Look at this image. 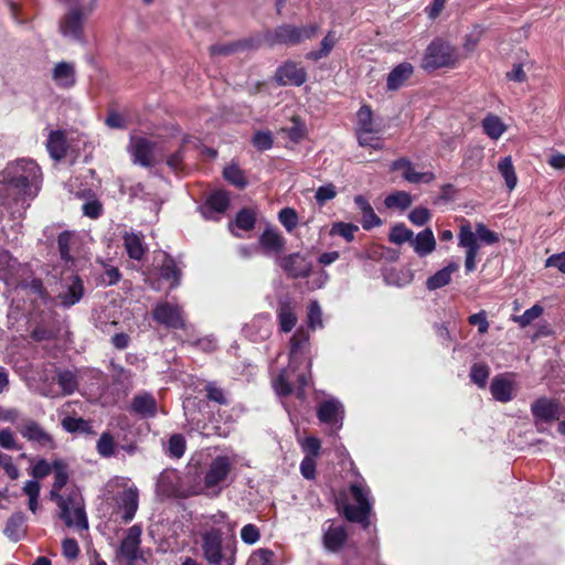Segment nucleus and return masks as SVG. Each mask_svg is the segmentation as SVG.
Returning <instances> with one entry per match:
<instances>
[{
  "instance_id": "nucleus-40",
  "label": "nucleus",
  "mask_w": 565,
  "mask_h": 565,
  "mask_svg": "<svg viewBox=\"0 0 565 565\" xmlns=\"http://www.w3.org/2000/svg\"><path fill=\"white\" fill-rule=\"evenodd\" d=\"M481 125L484 134L494 140L499 139L507 130V126L501 118L492 114L487 115Z\"/></svg>"
},
{
  "instance_id": "nucleus-58",
  "label": "nucleus",
  "mask_w": 565,
  "mask_h": 565,
  "mask_svg": "<svg viewBox=\"0 0 565 565\" xmlns=\"http://www.w3.org/2000/svg\"><path fill=\"white\" fill-rule=\"evenodd\" d=\"M246 45H247L246 42H234V43H230V44H216V45H212L210 47V52L212 55H230V54H233V53L239 51L241 49H243Z\"/></svg>"
},
{
  "instance_id": "nucleus-32",
  "label": "nucleus",
  "mask_w": 565,
  "mask_h": 565,
  "mask_svg": "<svg viewBox=\"0 0 565 565\" xmlns=\"http://www.w3.org/2000/svg\"><path fill=\"white\" fill-rule=\"evenodd\" d=\"M26 516L23 512L17 511L14 512L7 521L6 527H4V535L13 541L18 542L20 541L26 532Z\"/></svg>"
},
{
  "instance_id": "nucleus-27",
  "label": "nucleus",
  "mask_w": 565,
  "mask_h": 565,
  "mask_svg": "<svg viewBox=\"0 0 565 565\" xmlns=\"http://www.w3.org/2000/svg\"><path fill=\"white\" fill-rule=\"evenodd\" d=\"M511 374L497 375L490 384V392L495 401L501 403L510 402L514 396V382Z\"/></svg>"
},
{
  "instance_id": "nucleus-19",
  "label": "nucleus",
  "mask_w": 565,
  "mask_h": 565,
  "mask_svg": "<svg viewBox=\"0 0 565 565\" xmlns=\"http://www.w3.org/2000/svg\"><path fill=\"white\" fill-rule=\"evenodd\" d=\"M230 205V198L226 191L217 190L212 192L204 205L200 207L202 216L206 220H218Z\"/></svg>"
},
{
  "instance_id": "nucleus-22",
  "label": "nucleus",
  "mask_w": 565,
  "mask_h": 565,
  "mask_svg": "<svg viewBox=\"0 0 565 565\" xmlns=\"http://www.w3.org/2000/svg\"><path fill=\"white\" fill-rule=\"evenodd\" d=\"M20 434L28 439L39 444L42 447L54 448L52 436L46 433L36 422L28 419L18 426Z\"/></svg>"
},
{
  "instance_id": "nucleus-44",
  "label": "nucleus",
  "mask_w": 565,
  "mask_h": 565,
  "mask_svg": "<svg viewBox=\"0 0 565 565\" xmlns=\"http://www.w3.org/2000/svg\"><path fill=\"white\" fill-rule=\"evenodd\" d=\"M498 170L505 181L507 188L512 191L518 183V177L511 157H504L498 163Z\"/></svg>"
},
{
  "instance_id": "nucleus-13",
  "label": "nucleus",
  "mask_w": 565,
  "mask_h": 565,
  "mask_svg": "<svg viewBox=\"0 0 565 565\" xmlns=\"http://www.w3.org/2000/svg\"><path fill=\"white\" fill-rule=\"evenodd\" d=\"M317 416L320 423L329 427L330 434H335L343 426L344 407L339 399L332 397L320 403Z\"/></svg>"
},
{
  "instance_id": "nucleus-47",
  "label": "nucleus",
  "mask_w": 565,
  "mask_h": 565,
  "mask_svg": "<svg viewBox=\"0 0 565 565\" xmlns=\"http://www.w3.org/2000/svg\"><path fill=\"white\" fill-rule=\"evenodd\" d=\"M96 449L104 458L114 456L116 450L114 437L107 431L103 433L97 440Z\"/></svg>"
},
{
  "instance_id": "nucleus-34",
  "label": "nucleus",
  "mask_w": 565,
  "mask_h": 565,
  "mask_svg": "<svg viewBox=\"0 0 565 565\" xmlns=\"http://www.w3.org/2000/svg\"><path fill=\"white\" fill-rule=\"evenodd\" d=\"M414 73V67L408 62H403L395 66L387 76L386 86L388 90H396L401 88L405 82Z\"/></svg>"
},
{
  "instance_id": "nucleus-6",
  "label": "nucleus",
  "mask_w": 565,
  "mask_h": 565,
  "mask_svg": "<svg viewBox=\"0 0 565 565\" xmlns=\"http://www.w3.org/2000/svg\"><path fill=\"white\" fill-rule=\"evenodd\" d=\"M350 493L356 504H343V514L345 519L367 527L369 516L372 511V498L370 488L361 476H359L356 481L350 484Z\"/></svg>"
},
{
  "instance_id": "nucleus-5",
  "label": "nucleus",
  "mask_w": 565,
  "mask_h": 565,
  "mask_svg": "<svg viewBox=\"0 0 565 565\" xmlns=\"http://www.w3.org/2000/svg\"><path fill=\"white\" fill-rule=\"evenodd\" d=\"M500 239L499 234L489 230L483 223H477L475 231L469 222L461 224L458 234V245L465 248V268L467 273H471L477 267V256L480 249V244L492 245Z\"/></svg>"
},
{
  "instance_id": "nucleus-51",
  "label": "nucleus",
  "mask_w": 565,
  "mask_h": 565,
  "mask_svg": "<svg viewBox=\"0 0 565 565\" xmlns=\"http://www.w3.org/2000/svg\"><path fill=\"white\" fill-rule=\"evenodd\" d=\"M543 313V308L539 305H534L526 309L522 315L513 317V320L519 323L521 328L530 326Z\"/></svg>"
},
{
  "instance_id": "nucleus-10",
  "label": "nucleus",
  "mask_w": 565,
  "mask_h": 565,
  "mask_svg": "<svg viewBox=\"0 0 565 565\" xmlns=\"http://www.w3.org/2000/svg\"><path fill=\"white\" fill-rule=\"evenodd\" d=\"M97 0H88L81 6L70 8L60 21V31L65 38L81 41L84 20L95 10Z\"/></svg>"
},
{
  "instance_id": "nucleus-24",
  "label": "nucleus",
  "mask_w": 565,
  "mask_h": 565,
  "mask_svg": "<svg viewBox=\"0 0 565 565\" xmlns=\"http://www.w3.org/2000/svg\"><path fill=\"white\" fill-rule=\"evenodd\" d=\"M265 40L270 46L276 44L297 45L300 43L298 26L291 24L279 25L274 31L267 32Z\"/></svg>"
},
{
  "instance_id": "nucleus-56",
  "label": "nucleus",
  "mask_w": 565,
  "mask_h": 565,
  "mask_svg": "<svg viewBox=\"0 0 565 565\" xmlns=\"http://www.w3.org/2000/svg\"><path fill=\"white\" fill-rule=\"evenodd\" d=\"M308 326L311 329L321 328L322 327V311L319 302L317 300H312L308 307Z\"/></svg>"
},
{
  "instance_id": "nucleus-1",
  "label": "nucleus",
  "mask_w": 565,
  "mask_h": 565,
  "mask_svg": "<svg viewBox=\"0 0 565 565\" xmlns=\"http://www.w3.org/2000/svg\"><path fill=\"white\" fill-rule=\"evenodd\" d=\"M42 173L31 159H19L0 172V207L13 218L23 216L40 191Z\"/></svg>"
},
{
  "instance_id": "nucleus-35",
  "label": "nucleus",
  "mask_w": 565,
  "mask_h": 565,
  "mask_svg": "<svg viewBox=\"0 0 565 565\" xmlns=\"http://www.w3.org/2000/svg\"><path fill=\"white\" fill-rule=\"evenodd\" d=\"M354 203L362 214V227L366 231L380 226L382 224L381 218L375 214L373 207L363 195H356Z\"/></svg>"
},
{
  "instance_id": "nucleus-33",
  "label": "nucleus",
  "mask_w": 565,
  "mask_h": 565,
  "mask_svg": "<svg viewBox=\"0 0 565 565\" xmlns=\"http://www.w3.org/2000/svg\"><path fill=\"white\" fill-rule=\"evenodd\" d=\"M411 245L415 253L420 256H427L431 254L436 248V239L430 228H425L419 232L415 237L413 236Z\"/></svg>"
},
{
  "instance_id": "nucleus-29",
  "label": "nucleus",
  "mask_w": 565,
  "mask_h": 565,
  "mask_svg": "<svg viewBox=\"0 0 565 565\" xmlns=\"http://www.w3.org/2000/svg\"><path fill=\"white\" fill-rule=\"evenodd\" d=\"M138 498L137 488L126 489L117 497V505L122 512L121 519L125 522H130L135 518L138 510Z\"/></svg>"
},
{
  "instance_id": "nucleus-21",
  "label": "nucleus",
  "mask_w": 565,
  "mask_h": 565,
  "mask_svg": "<svg viewBox=\"0 0 565 565\" xmlns=\"http://www.w3.org/2000/svg\"><path fill=\"white\" fill-rule=\"evenodd\" d=\"M561 409L558 402L546 397H541L531 405V412L535 419L545 423L559 419Z\"/></svg>"
},
{
  "instance_id": "nucleus-8",
  "label": "nucleus",
  "mask_w": 565,
  "mask_h": 565,
  "mask_svg": "<svg viewBox=\"0 0 565 565\" xmlns=\"http://www.w3.org/2000/svg\"><path fill=\"white\" fill-rule=\"evenodd\" d=\"M458 60L454 46L443 40H434L426 49L422 67L425 71H435L441 67H452Z\"/></svg>"
},
{
  "instance_id": "nucleus-37",
  "label": "nucleus",
  "mask_w": 565,
  "mask_h": 565,
  "mask_svg": "<svg viewBox=\"0 0 565 565\" xmlns=\"http://www.w3.org/2000/svg\"><path fill=\"white\" fill-rule=\"evenodd\" d=\"M124 244L128 256L135 260H140L145 253L143 237L137 233H126L124 235Z\"/></svg>"
},
{
  "instance_id": "nucleus-12",
  "label": "nucleus",
  "mask_w": 565,
  "mask_h": 565,
  "mask_svg": "<svg viewBox=\"0 0 565 565\" xmlns=\"http://www.w3.org/2000/svg\"><path fill=\"white\" fill-rule=\"evenodd\" d=\"M28 274V267L21 265L7 250H0V279L14 288L23 287V277Z\"/></svg>"
},
{
  "instance_id": "nucleus-28",
  "label": "nucleus",
  "mask_w": 565,
  "mask_h": 565,
  "mask_svg": "<svg viewBox=\"0 0 565 565\" xmlns=\"http://www.w3.org/2000/svg\"><path fill=\"white\" fill-rule=\"evenodd\" d=\"M347 539L348 533L345 527L331 523L323 531L322 543L328 552L337 553L344 546Z\"/></svg>"
},
{
  "instance_id": "nucleus-23",
  "label": "nucleus",
  "mask_w": 565,
  "mask_h": 565,
  "mask_svg": "<svg viewBox=\"0 0 565 565\" xmlns=\"http://www.w3.org/2000/svg\"><path fill=\"white\" fill-rule=\"evenodd\" d=\"M243 333L253 342H260L268 339L271 333L269 316H256L249 323H247L243 328Z\"/></svg>"
},
{
  "instance_id": "nucleus-61",
  "label": "nucleus",
  "mask_w": 565,
  "mask_h": 565,
  "mask_svg": "<svg viewBox=\"0 0 565 565\" xmlns=\"http://www.w3.org/2000/svg\"><path fill=\"white\" fill-rule=\"evenodd\" d=\"M53 471V462L50 463L45 459H39L32 467L30 475L34 478L33 480L43 479Z\"/></svg>"
},
{
  "instance_id": "nucleus-57",
  "label": "nucleus",
  "mask_w": 565,
  "mask_h": 565,
  "mask_svg": "<svg viewBox=\"0 0 565 565\" xmlns=\"http://www.w3.org/2000/svg\"><path fill=\"white\" fill-rule=\"evenodd\" d=\"M377 132H356L358 142L361 147H370L375 150H380L383 148V143L380 137L376 136Z\"/></svg>"
},
{
  "instance_id": "nucleus-11",
  "label": "nucleus",
  "mask_w": 565,
  "mask_h": 565,
  "mask_svg": "<svg viewBox=\"0 0 565 565\" xmlns=\"http://www.w3.org/2000/svg\"><path fill=\"white\" fill-rule=\"evenodd\" d=\"M64 507L60 508V516L68 527H76L79 531L88 529V521L84 510L82 497L72 492L66 497Z\"/></svg>"
},
{
  "instance_id": "nucleus-14",
  "label": "nucleus",
  "mask_w": 565,
  "mask_h": 565,
  "mask_svg": "<svg viewBox=\"0 0 565 565\" xmlns=\"http://www.w3.org/2000/svg\"><path fill=\"white\" fill-rule=\"evenodd\" d=\"M152 318L169 329H183L185 320L180 306L170 302H158L152 310Z\"/></svg>"
},
{
  "instance_id": "nucleus-46",
  "label": "nucleus",
  "mask_w": 565,
  "mask_h": 565,
  "mask_svg": "<svg viewBox=\"0 0 565 565\" xmlns=\"http://www.w3.org/2000/svg\"><path fill=\"white\" fill-rule=\"evenodd\" d=\"M57 384L62 388L64 395L73 394L77 386L78 381L73 371L70 370H60L56 375Z\"/></svg>"
},
{
  "instance_id": "nucleus-53",
  "label": "nucleus",
  "mask_w": 565,
  "mask_h": 565,
  "mask_svg": "<svg viewBox=\"0 0 565 565\" xmlns=\"http://www.w3.org/2000/svg\"><path fill=\"white\" fill-rule=\"evenodd\" d=\"M53 472H54V488L62 489L68 481L67 466L61 460L56 459L53 461Z\"/></svg>"
},
{
  "instance_id": "nucleus-41",
  "label": "nucleus",
  "mask_w": 565,
  "mask_h": 565,
  "mask_svg": "<svg viewBox=\"0 0 565 565\" xmlns=\"http://www.w3.org/2000/svg\"><path fill=\"white\" fill-rule=\"evenodd\" d=\"M337 43V36L335 33L330 31L327 33V35L322 39L320 43V49L317 51H310L306 54V58L312 60V61H319L323 57H327L332 49L334 47Z\"/></svg>"
},
{
  "instance_id": "nucleus-31",
  "label": "nucleus",
  "mask_w": 565,
  "mask_h": 565,
  "mask_svg": "<svg viewBox=\"0 0 565 565\" xmlns=\"http://www.w3.org/2000/svg\"><path fill=\"white\" fill-rule=\"evenodd\" d=\"M52 79L60 88H71L75 85V67L68 62H58L52 70Z\"/></svg>"
},
{
  "instance_id": "nucleus-60",
  "label": "nucleus",
  "mask_w": 565,
  "mask_h": 565,
  "mask_svg": "<svg viewBox=\"0 0 565 565\" xmlns=\"http://www.w3.org/2000/svg\"><path fill=\"white\" fill-rule=\"evenodd\" d=\"M337 195L335 186L332 183H328L319 186L316 190L315 199L319 205H323L326 202L334 199Z\"/></svg>"
},
{
  "instance_id": "nucleus-50",
  "label": "nucleus",
  "mask_w": 565,
  "mask_h": 565,
  "mask_svg": "<svg viewBox=\"0 0 565 565\" xmlns=\"http://www.w3.org/2000/svg\"><path fill=\"white\" fill-rule=\"evenodd\" d=\"M223 175L230 183L234 184L239 189L245 188L247 184V181L242 170L235 164L226 167L223 171Z\"/></svg>"
},
{
  "instance_id": "nucleus-38",
  "label": "nucleus",
  "mask_w": 565,
  "mask_h": 565,
  "mask_svg": "<svg viewBox=\"0 0 565 565\" xmlns=\"http://www.w3.org/2000/svg\"><path fill=\"white\" fill-rule=\"evenodd\" d=\"M456 263H449L447 266L435 273L426 281V287L429 290L439 289L450 282L451 275L458 270Z\"/></svg>"
},
{
  "instance_id": "nucleus-4",
  "label": "nucleus",
  "mask_w": 565,
  "mask_h": 565,
  "mask_svg": "<svg viewBox=\"0 0 565 565\" xmlns=\"http://www.w3.org/2000/svg\"><path fill=\"white\" fill-rule=\"evenodd\" d=\"M201 552L209 565H235L237 541L232 535L224 539L220 527L210 526L200 533Z\"/></svg>"
},
{
  "instance_id": "nucleus-64",
  "label": "nucleus",
  "mask_w": 565,
  "mask_h": 565,
  "mask_svg": "<svg viewBox=\"0 0 565 565\" xmlns=\"http://www.w3.org/2000/svg\"><path fill=\"white\" fill-rule=\"evenodd\" d=\"M63 428L68 433L85 431L88 423L83 418L67 416L62 420Z\"/></svg>"
},
{
  "instance_id": "nucleus-18",
  "label": "nucleus",
  "mask_w": 565,
  "mask_h": 565,
  "mask_svg": "<svg viewBox=\"0 0 565 565\" xmlns=\"http://www.w3.org/2000/svg\"><path fill=\"white\" fill-rule=\"evenodd\" d=\"M291 278L308 277L311 271V263L300 253H294L278 258L276 262Z\"/></svg>"
},
{
  "instance_id": "nucleus-2",
  "label": "nucleus",
  "mask_w": 565,
  "mask_h": 565,
  "mask_svg": "<svg viewBox=\"0 0 565 565\" xmlns=\"http://www.w3.org/2000/svg\"><path fill=\"white\" fill-rule=\"evenodd\" d=\"M309 344V333L305 329H298L290 339L289 350V365L282 370L278 377L274 381V388L280 396H287L292 392L290 384L291 373L299 370L301 360L306 362L307 373L302 372L297 375L298 387L296 395L299 399L306 398L305 388L309 386L311 381L310 367L311 361L306 355V350Z\"/></svg>"
},
{
  "instance_id": "nucleus-20",
  "label": "nucleus",
  "mask_w": 565,
  "mask_h": 565,
  "mask_svg": "<svg viewBox=\"0 0 565 565\" xmlns=\"http://www.w3.org/2000/svg\"><path fill=\"white\" fill-rule=\"evenodd\" d=\"M275 79L280 85L300 86L307 81V73L296 62L288 61L277 68Z\"/></svg>"
},
{
  "instance_id": "nucleus-16",
  "label": "nucleus",
  "mask_w": 565,
  "mask_h": 565,
  "mask_svg": "<svg viewBox=\"0 0 565 565\" xmlns=\"http://www.w3.org/2000/svg\"><path fill=\"white\" fill-rule=\"evenodd\" d=\"M57 246L65 266L68 268L76 266V255L81 246L79 236L68 231L62 232L57 237Z\"/></svg>"
},
{
  "instance_id": "nucleus-62",
  "label": "nucleus",
  "mask_w": 565,
  "mask_h": 565,
  "mask_svg": "<svg viewBox=\"0 0 565 565\" xmlns=\"http://www.w3.org/2000/svg\"><path fill=\"white\" fill-rule=\"evenodd\" d=\"M206 397L220 405H226L228 403L224 391L218 387L215 383H209L205 386Z\"/></svg>"
},
{
  "instance_id": "nucleus-42",
  "label": "nucleus",
  "mask_w": 565,
  "mask_h": 565,
  "mask_svg": "<svg viewBox=\"0 0 565 565\" xmlns=\"http://www.w3.org/2000/svg\"><path fill=\"white\" fill-rule=\"evenodd\" d=\"M40 491H41V484L36 480H28L23 488L22 492L28 497V508L29 510L35 514L40 508Z\"/></svg>"
},
{
  "instance_id": "nucleus-15",
  "label": "nucleus",
  "mask_w": 565,
  "mask_h": 565,
  "mask_svg": "<svg viewBox=\"0 0 565 565\" xmlns=\"http://www.w3.org/2000/svg\"><path fill=\"white\" fill-rule=\"evenodd\" d=\"M84 296V284L77 275L65 278L62 284V290L57 295L58 303L64 308H70Z\"/></svg>"
},
{
  "instance_id": "nucleus-55",
  "label": "nucleus",
  "mask_w": 565,
  "mask_h": 565,
  "mask_svg": "<svg viewBox=\"0 0 565 565\" xmlns=\"http://www.w3.org/2000/svg\"><path fill=\"white\" fill-rule=\"evenodd\" d=\"M235 225L243 231H250L255 226V214L252 210H241L235 218Z\"/></svg>"
},
{
  "instance_id": "nucleus-63",
  "label": "nucleus",
  "mask_w": 565,
  "mask_h": 565,
  "mask_svg": "<svg viewBox=\"0 0 565 565\" xmlns=\"http://www.w3.org/2000/svg\"><path fill=\"white\" fill-rule=\"evenodd\" d=\"M241 539L247 545L257 543L260 539L259 530L254 524H246L241 530Z\"/></svg>"
},
{
  "instance_id": "nucleus-49",
  "label": "nucleus",
  "mask_w": 565,
  "mask_h": 565,
  "mask_svg": "<svg viewBox=\"0 0 565 565\" xmlns=\"http://www.w3.org/2000/svg\"><path fill=\"white\" fill-rule=\"evenodd\" d=\"M414 233L407 228L404 224L395 225L390 233V241L394 244L402 245L406 242H412Z\"/></svg>"
},
{
  "instance_id": "nucleus-43",
  "label": "nucleus",
  "mask_w": 565,
  "mask_h": 565,
  "mask_svg": "<svg viewBox=\"0 0 565 565\" xmlns=\"http://www.w3.org/2000/svg\"><path fill=\"white\" fill-rule=\"evenodd\" d=\"M356 132H379V129L374 126L373 113L370 106L363 105L356 114Z\"/></svg>"
},
{
  "instance_id": "nucleus-3",
  "label": "nucleus",
  "mask_w": 565,
  "mask_h": 565,
  "mask_svg": "<svg viewBox=\"0 0 565 565\" xmlns=\"http://www.w3.org/2000/svg\"><path fill=\"white\" fill-rule=\"evenodd\" d=\"M236 465V457L217 455L206 466L203 480H195L190 473L185 475L182 484L186 495L213 494L218 495L231 481V475Z\"/></svg>"
},
{
  "instance_id": "nucleus-30",
  "label": "nucleus",
  "mask_w": 565,
  "mask_h": 565,
  "mask_svg": "<svg viewBox=\"0 0 565 565\" xmlns=\"http://www.w3.org/2000/svg\"><path fill=\"white\" fill-rule=\"evenodd\" d=\"M277 318L279 330L281 332H290L297 324L298 318L295 308L288 298H281L278 302Z\"/></svg>"
},
{
  "instance_id": "nucleus-25",
  "label": "nucleus",
  "mask_w": 565,
  "mask_h": 565,
  "mask_svg": "<svg viewBox=\"0 0 565 565\" xmlns=\"http://www.w3.org/2000/svg\"><path fill=\"white\" fill-rule=\"evenodd\" d=\"M130 412L141 418H152L158 413V405L154 396L149 392L136 394L130 402Z\"/></svg>"
},
{
  "instance_id": "nucleus-59",
  "label": "nucleus",
  "mask_w": 565,
  "mask_h": 565,
  "mask_svg": "<svg viewBox=\"0 0 565 565\" xmlns=\"http://www.w3.org/2000/svg\"><path fill=\"white\" fill-rule=\"evenodd\" d=\"M279 222L284 227L291 232L298 224V215L294 209L285 207L279 212Z\"/></svg>"
},
{
  "instance_id": "nucleus-45",
  "label": "nucleus",
  "mask_w": 565,
  "mask_h": 565,
  "mask_svg": "<svg viewBox=\"0 0 565 565\" xmlns=\"http://www.w3.org/2000/svg\"><path fill=\"white\" fill-rule=\"evenodd\" d=\"M413 203L412 195L406 191H395L387 195L384 200V204L387 209H399L406 210Z\"/></svg>"
},
{
  "instance_id": "nucleus-52",
  "label": "nucleus",
  "mask_w": 565,
  "mask_h": 565,
  "mask_svg": "<svg viewBox=\"0 0 565 565\" xmlns=\"http://www.w3.org/2000/svg\"><path fill=\"white\" fill-rule=\"evenodd\" d=\"M359 231V227L351 223L339 222L332 225L330 234L331 235H340L347 242H351L354 239V234Z\"/></svg>"
},
{
  "instance_id": "nucleus-17",
  "label": "nucleus",
  "mask_w": 565,
  "mask_h": 565,
  "mask_svg": "<svg viewBox=\"0 0 565 565\" xmlns=\"http://www.w3.org/2000/svg\"><path fill=\"white\" fill-rule=\"evenodd\" d=\"M259 247L263 254L274 257L276 262L280 258L286 244L284 236L275 228L267 227L258 238Z\"/></svg>"
},
{
  "instance_id": "nucleus-39",
  "label": "nucleus",
  "mask_w": 565,
  "mask_h": 565,
  "mask_svg": "<svg viewBox=\"0 0 565 565\" xmlns=\"http://www.w3.org/2000/svg\"><path fill=\"white\" fill-rule=\"evenodd\" d=\"M160 277L170 282V288H175L180 284L181 269L175 264L174 259L166 256L161 267Z\"/></svg>"
},
{
  "instance_id": "nucleus-9",
  "label": "nucleus",
  "mask_w": 565,
  "mask_h": 565,
  "mask_svg": "<svg viewBox=\"0 0 565 565\" xmlns=\"http://www.w3.org/2000/svg\"><path fill=\"white\" fill-rule=\"evenodd\" d=\"M141 533L139 525H132L127 530L116 551V559L120 565H145L146 558L140 547Z\"/></svg>"
},
{
  "instance_id": "nucleus-7",
  "label": "nucleus",
  "mask_w": 565,
  "mask_h": 565,
  "mask_svg": "<svg viewBox=\"0 0 565 565\" xmlns=\"http://www.w3.org/2000/svg\"><path fill=\"white\" fill-rule=\"evenodd\" d=\"M128 151L134 163L145 168L154 166L164 156L163 148L157 141L137 135L130 136Z\"/></svg>"
},
{
  "instance_id": "nucleus-26",
  "label": "nucleus",
  "mask_w": 565,
  "mask_h": 565,
  "mask_svg": "<svg viewBox=\"0 0 565 565\" xmlns=\"http://www.w3.org/2000/svg\"><path fill=\"white\" fill-rule=\"evenodd\" d=\"M391 170H403V178L411 183H430L435 180V174L430 171L416 172L412 162L405 158L393 161Z\"/></svg>"
},
{
  "instance_id": "nucleus-54",
  "label": "nucleus",
  "mask_w": 565,
  "mask_h": 565,
  "mask_svg": "<svg viewBox=\"0 0 565 565\" xmlns=\"http://www.w3.org/2000/svg\"><path fill=\"white\" fill-rule=\"evenodd\" d=\"M489 377V367L486 364L476 363L471 366L470 379L479 387H484Z\"/></svg>"
},
{
  "instance_id": "nucleus-48",
  "label": "nucleus",
  "mask_w": 565,
  "mask_h": 565,
  "mask_svg": "<svg viewBox=\"0 0 565 565\" xmlns=\"http://www.w3.org/2000/svg\"><path fill=\"white\" fill-rule=\"evenodd\" d=\"M185 448V438L181 434H174L168 441L167 454L171 458L179 459L184 455Z\"/></svg>"
},
{
  "instance_id": "nucleus-36",
  "label": "nucleus",
  "mask_w": 565,
  "mask_h": 565,
  "mask_svg": "<svg viewBox=\"0 0 565 565\" xmlns=\"http://www.w3.org/2000/svg\"><path fill=\"white\" fill-rule=\"evenodd\" d=\"M46 148L54 160L64 158L67 150L65 134L61 130L51 131L46 141Z\"/></svg>"
}]
</instances>
